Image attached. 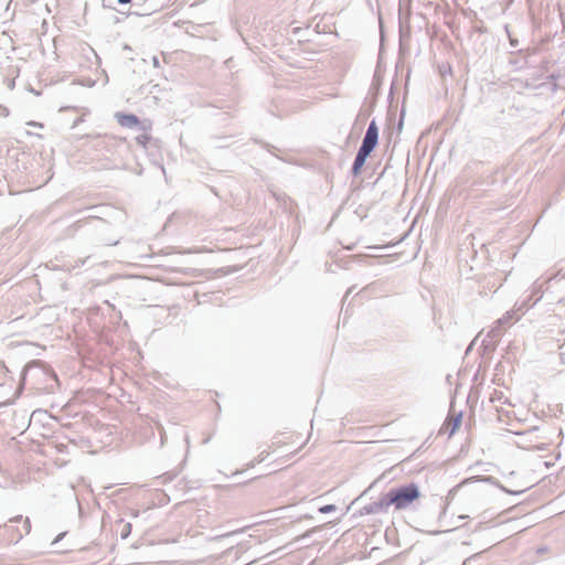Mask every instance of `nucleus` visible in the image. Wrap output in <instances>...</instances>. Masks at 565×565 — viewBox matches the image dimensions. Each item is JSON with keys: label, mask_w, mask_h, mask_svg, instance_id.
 I'll return each mask as SVG.
<instances>
[{"label": "nucleus", "mask_w": 565, "mask_h": 565, "mask_svg": "<svg viewBox=\"0 0 565 565\" xmlns=\"http://www.w3.org/2000/svg\"><path fill=\"white\" fill-rule=\"evenodd\" d=\"M559 356L562 360V363L565 365V342L559 347Z\"/></svg>", "instance_id": "nucleus-14"}, {"label": "nucleus", "mask_w": 565, "mask_h": 565, "mask_svg": "<svg viewBox=\"0 0 565 565\" xmlns=\"http://www.w3.org/2000/svg\"><path fill=\"white\" fill-rule=\"evenodd\" d=\"M40 366H42L41 362H33L32 364L26 366L25 374H28L31 370Z\"/></svg>", "instance_id": "nucleus-13"}, {"label": "nucleus", "mask_w": 565, "mask_h": 565, "mask_svg": "<svg viewBox=\"0 0 565 565\" xmlns=\"http://www.w3.org/2000/svg\"><path fill=\"white\" fill-rule=\"evenodd\" d=\"M153 65H154V66H159V60H158V57H153Z\"/></svg>", "instance_id": "nucleus-18"}, {"label": "nucleus", "mask_w": 565, "mask_h": 565, "mask_svg": "<svg viewBox=\"0 0 565 565\" xmlns=\"http://www.w3.org/2000/svg\"><path fill=\"white\" fill-rule=\"evenodd\" d=\"M26 125L32 126V127L43 128V125L40 122H36V121H29Z\"/></svg>", "instance_id": "nucleus-15"}, {"label": "nucleus", "mask_w": 565, "mask_h": 565, "mask_svg": "<svg viewBox=\"0 0 565 565\" xmlns=\"http://www.w3.org/2000/svg\"><path fill=\"white\" fill-rule=\"evenodd\" d=\"M366 159H367L366 157H364V156H362L360 153H356L355 159H354L353 164H352V174L354 177L360 174L361 169L364 166Z\"/></svg>", "instance_id": "nucleus-8"}, {"label": "nucleus", "mask_w": 565, "mask_h": 565, "mask_svg": "<svg viewBox=\"0 0 565 565\" xmlns=\"http://www.w3.org/2000/svg\"><path fill=\"white\" fill-rule=\"evenodd\" d=\"M390 507L395 510H406L412 503L420 497L419 487L416 483L392 488L386 492Z\"/></svg>", "instance_id": "nucleus-1"}, {"label": "nucleus", "mask_w": 565, "mask_h": 565, "mask_svg": "<svg viewBox=\"0 0 565 565\" xmlns=\"http://www.w3.org/2000/svg\"><path fill=\"white\" fill-rule=\"evenodd\" d=\"M130 531H131V524L130 523H125L124 526H122V530L120 532V536L122 539L128 537V535L130 534Z\"/></svg>", "instance_id": "nucleus-11"}, {"label": "nucleus", "mask_w": 565, "mask_h": 565, "mask_svg": "<svg viewBox=\"0 0 565 565\" xmlns=\"http://www.w3.org/2000/svg\"><path fill=\"white\" fill-rule=\"evenodd\" d=\"M335 510H337V507L334 504H327V505L319 508V512L323 513V514L333 512Z\"/></svg>", "instance_id": "nucleus-10"}, {"label": "nucleus", "mask_w": 565, "mask_h": 565, "mask_svg": "<svg viewBox=\"0 0 565 565\" xmlns=\"http://www.w3.org/2000/svg\"><path fill=\"white\" fill-rule=\"evenodd\" d=\"M51 376H52V377H54V379H56V375H55V373H54V372H51Z\"/></svg>", "instance_id": "nucleus-20"}, {"label": "nucleus", "mask_w": 565, "mask_h": 565, "mask_svg": "<svg viewBox=\"0 0 565 565\" xmlns=\"http://www.w3.org/2000/svg\"><path fill=\"white\" fill-rule=\"evenodd\" d=\"M10 523L23 522L22 527L13 526V525H4V532L7 535V541L9 544L19 543L24 535H28L31 531V522L29 518H24L22 515H17L9 520Z\"/></svg>", "instance_id": "nucleus-3"}, {"label": "nucleus", "mask_w": 565, "mask_h": 565, "mask_svg": "<svg viewBox=\"0 0 565 565\" xmlns=\"http://www.w3.org/2000/svg\"><path fill=\"white\" fill-rule=\"evenodd\" d=\"M377 141H379V127H377L375 120H372L369 124V127L366 129V132L364 135L361 146L366 147L373 151L375 149V147L377 146Z\"/></svg>", "instance_id": "nucleus-5"}, {"label": "nucleus", "mask_w": 565, "mask_h": 565, "mask_svg": "<svg viewBox=\"0 0 565 565\" xmlns=\"http://www.w3.org/2000/svg\"><path fill=\"white\" fill-rule=\"evenodd\" d=\"M119 4H128L131 0H117Z\"/></svg>", "instance_id": "nucleus-16"}, {"label": "nucleus", "mask_w": 565, "mask_h": 565, "mask_svg": "<svg viewBox=\"0 0 565 565\" xmlns=\"http://www.w3.org/2000/svg\"><path fill=\"white\" fill-rule=\"evenodd\" d=\"M524 305L522 303L521 306H516L514 305V307L507 311L503 317H501L500 319H498L493 327L490 329V331L488 332V338H499L501 337L502 332L511 327L514 322L519 321L523 315L522 312V309H523Z\"/></svg>", "instance_id": "nucleus-2"}, {"label": "nucleus", "mask_w": 565, "mask_h": 565, "mask_svg": "<svg viewBox=\"0 0 565 565\" xmlns=\"http://www.w3.org/2000/svg\"><path fill=\"white\" fill-rule=\"evenodd\" d=\"M461 424V414H458L456 417L450 418L449 422L444 424V429L449 433V435H454L456 430L459 428Z\"/></svg>", "instance_id": "nucleus-7"}, {"label": "nucleus", "mask_w": 565, "mask_h": 565, "mask_svg": "<svg viewBox=\"0 0 565 565\" xmlns=\"http://www.w3.org/2000/svg\"><path fill=\"white\" fill-rule=\"evenodd\" d=\"M390 509V503L387 502L386 493H384L380 500L371 502L364 505L361 510V514H377V513H386Z\"/></svg>", "instance_id": "nucleus-4"}, {"label": "nucleus", "mask_w": 565, "mask_h": 565, "mask_svg": "<svg viewBox=\"0 0 565 565\" xmlns=\"http://www.w3.org/2000/svg\"><path fill=\"white\" fill-rule=\"evenodd\" d=\"M118 118V122L122 126V127H128V128H132L135 126H137L139 124V119L136 115H132V114H119L117 116Z\"/></svg>", "instance_id": "nucleus-6"}, {"label": "nucleus", "mask_w": 565, "mask_h": 565, "mask_svg": "<svg viewBox=\"0 0 565 565\" xmlns=\"http://www.w3.org/2000/svg\"><path fill=\"white\" fill-rule=\"evenodd\" d=\"M149 136L147 134H142L136 137L137 143L141 145L142 147H146L147 142L149 141Z\"/></svg>", "instance_id": "nucleus-9"}, {"label": "nucleus", "mask_w": 565, "mask_h": 565, "mask_svg": "<svg viewBox=\"0 0 565 565\" xmlns=\"http://www.w3.org/2000/svg\"><path fill=\"white\" fill-rule=\"evenodd\" d=\"M13 86H14V81H12V82L10 83V88H12Z\"/></svg>", "instance_id": "nucleus-19"}, {"label": "nucleus", "mask_w": 565, "mask_h": 565, "mask_svg": "<svg viewBox=\"0 0 565 565\" xmlns=\"http://www.w3.org/2000/svg\"><path fill=\"white\" fill-rule=\"evenodd\" d=\"M372 150L366 148V147H363V146H360L359 150H358V153L364 156V157H369L371 154Z\"/></svg>", "instance_id": "nucleus-12"}, {"label": "nucleus", "mask_w": 565, "mask_h": 565, "mask_svg": "<svg viewBox=\"0 0 565 565\" xmlns=\"http://www.w3.org/2000/svg\"><path fill=\"white\" fill-rule=\"evenodd\" d=\"M62 536H64V533H62L58 536H56V539L54 540L53 544L56 543L57 541H60L62 539Z\"/></svg>", "instance_id": "nucleus-17"}]
</instances>
